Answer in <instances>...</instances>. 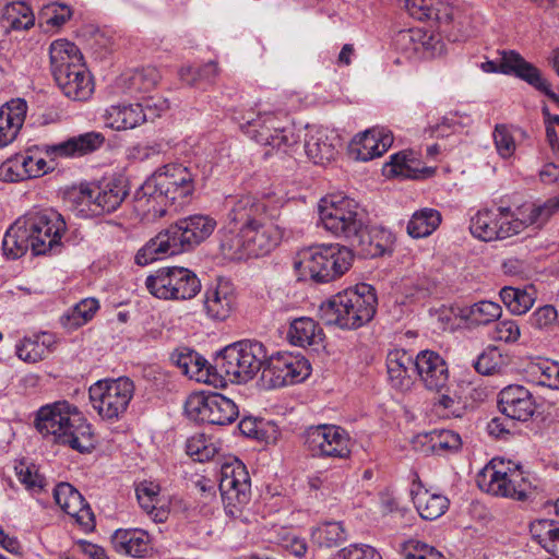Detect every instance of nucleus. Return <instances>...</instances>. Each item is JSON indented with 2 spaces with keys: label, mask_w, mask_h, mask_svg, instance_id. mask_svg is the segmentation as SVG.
<instances>
[{
  "label": "nucleus",
  "mask_w": 559,
  "mask_h": 559,
  "mask_svg": "<svg viewBox=\"0 0 559 559\" xmlns=\"http://www.w3.org/2000/svg\"><path fill=\"white\" fill-rule=\"evenodd\" d=\"M200 179L197 166L167 164L156 169L141 186L135 193V200L139 206L154 217H164L168 210L165 206L157 207L155 203H169L177 211L192 195Z\"/></svg>",
  "instance_id": "obj_1"
},
{
  "label": "nucleus",
  "mask_w": 559,
  "mask_h": 559,
  "mask_svg": "<svg viewBox=\"0 0 559 559\" xmlns=\"http://www.w3.org/2000/svg\"><path fill=\"white\" fill-rule=\"evenodd\" d=\"M216 226V221L204 214L179 218L136 252L135 263L144 266L166 257L191 251L206 240Z\"/></svg>",
  "instance_id": "obj_2"
},
{
  "label": "nucleus",
  "mask_w": 559,
  "mask_h": 559,
  "mask_svg": "<svg viewBox=\"0 0 559 559\" xmlns=\"http://www.w3.org/2000/svg\"><path fill=\"white\" fill-rule=\"evenodd\" d=\"M35 429L45 439L67 445L80 453L94 448L92 427L78 407L68 401H57L38 408L34 418Z\"/></svg>",
  "instance_id": "obj_3"
},
{
  "label": "nucleus",
  "mask_w": 559,
  "mask_h": 559,
  "mask_svg": "<svg viewBox=\"0 0 559 559\" xmlns=\"http://www.w3.org/2000/svg\"><path fill=\"white\" fill-rule=\"evenodd\" d=\"M319 217L325 230L335 237L345 239L350 246L361 247L369 255L384 252V247L379 243L371 248L372 241L365 222L364 211L354 199L341 194L321 199Z\"/></svg>",
  "instance_id": "obj_4"
},
{
  "label": "nucleus",
  "mask_w": 559,
  "mask_h": 559,
  "mask_svg": "<svg viewBox=\"0 0 559 559\" xmlns=\"http://www.w3.org/2000/svg\"><path fill=\"white\" fill-rule=\"evenodd\" d=\"M377 296L372 286L356 285L332 296L319 308L320 319L326 325L356 330L373 318L377 309Z\"/></svg>",
  "instance_id": "obj_5"
},
{
  "label": "nucleus",
  "mask_w": 559,
  "mask_h": 559,
  "mask_svg": "<svg viewBox=\"0 0 559 559\" xmlns=\"http://www.w3.org/2000/svg\"><path fill=\"white\" fill-rule=\"evenodd\" d=\"M52 75L62 93L73 100H86L94 91L92 76L82 62L79 48L66 39L49 48Z\"/></svg>",
  "instance_id": "obj_6"
},
{
  "label": "nucleus",
  "mask_w": 559,
  "mask_h": 559,
  "mask_svg": "<svg viewBox=\"0 0 559 559\" xmlns=\"http://www.w3.org/2000/svg\"><path fill=\"white\" fill-rule=\"evenodd\" d=\"M234 119L240 130L260 145L288 153L298 144L299 136L289 126L287 114L282 110L255 111L251 108Z\"/></svg>",
  "instance_id": "obj_7"
},
{
  "label": "nucleus",
  "mask_w": 559,
  "mask_h": 559,
  "mask_svg": "<svg viewBox=\"0 0 559 559\" xmlns=\"http://www.w3.org/2000/svg\"><path fill=\"white\" fill-rule=\"evenodd\" d=\"M352 249L340 243H322L300 250L294 267L317 283H329L343 276L352 266Z\"/></svg>",
  "instance_id": "obj_8"
},
{
  "label": "nucleus",
  "mask_w": 559,
  "mask_h": 559,
  "mask_svg": "<svg viewBox=\"0 0 559 559\" xmlns=\"http://www.w3.org/2000/svg\"><path fill=\"white\" fill-rule=\"evenodd\" d=\"M476 483L487 493L515 500H525L531 490L528 476L519 465L497 459L477 474Z\"/></svg>",
  "instance_id": "obj_9"
},
{
  "label": "nucleus",
  "mask_w": 559,
  "mask_h": 559,
  "mask_svg": "<svg viewBox=\"0 0 559 559\" xmlns=\"http://www.w3.org/2000/svg\"><path fill=\"white\" fill-rule=\"evenodd\" d=\"M219 491L226 515L248 522L246 508L251 499V480L245 464L238 459L222 465Z\"/></svg>",
  "instance_id": "obj_10"
},
{
  "label": "nucleus",
  "mask_w": 559,
  "mask_h": 559,
  "mask_svg": "<svg viewBox=\"0 0 559 559\" xmlns=\"http://www.w3.org/2000/svg\"><path fill=\"white\" fill-rule=\"evenodd\" d=\"M32 241L34 254H56L61 251V237L67 229L61 214L51 210H36L26 213L22 218Z\"/></svg>",
  "instance_id": "obj_11"
},
{
  "label": "nucleus",
  "mask_w": 559,
  "mask_h": 559,
  "mask_svg": "<svg viewBox=\"0 0 559 559\" xmlns=\"http://www.w3.org/2000/svg\"><path fill=\"white\" fill-rule=\"evenodd\" d=\"M146 288L159 299L189 300L201 290V282L194 272L186 267H162L146 277Z\"/></svg>",
  "instance_id": "obj_12"
},
{
  "label": "nucleus",
  "mask_w": 559,
  "mask_h": 559,
  "mask_svg": "<svg viewBox=\"0 0 559 559\" xmlns=\"http://www.w3.org/2000/svg\"><path fill=\"white\" fill-rule=\"evenodd\" d=\"M134 394V384L127 377L98 380L88 389L90 402L104 419H117L126 413Z\"/></svg>",
  "instance_id": "obj_13"
},
{
  "label": "nucleus",
  "mask_w": 559,
  "mask_h": 559,
  "mask_svg": "<svg viewBox=\"0 0 559 559\" xmlns=\"http://www.w3.org/2000/svg\"><path fill=\"white\" fill-rule=\"evenodd\" d=\"M471 234L483 241L502 240L522 233V223L510 207L483 209L469 222Z\"/></svg>",
  "instance_id": "obj_14"
},
{
  "label": "nucleus",
  "mask_w": 559,
  "mask_h": 559,
  "mask_svg": "<svg viewBox=\"0 0 559 559\" xmlns=\"http://www.w3.org/2000/svg\"><path fill=\"white\" fill-rule=\"evenodd\" d=\"M310 364L304 356L277 353L266 356L260 381L264 389L272 390L299 383L310 376Z\"/></svg>",
  "instance_id": "obj_15"
},
{
  "label": "nucleus",
  "mask_w": 559,
  "mask_h": 559,
  "mask_svg": "<svg viewBox=\"0 0 559 559\" xmlns=\"http://www.w3.org/2000/svg\"><path fill=\"white\" fill-rule=\"evenodd\" d=\"M185 412L194 421L218 426L234 423L239 415L235 402L221 393L191 394L185 403Z\"/></svg>",
  "instance_id": "obj_16"
},
{
  "label": "nucleus",
  "mask_w": 559,
  "mask_h": 559,
  "mask_svg": "<svg viewBox=\"0 0 559 559\" xmlns=\"http://www.w3.org/2000/svg\"><path fill=\"white\" fill-rule=\"evenodd\" d=\"M305 448L312 457L345 460L350 456V437L336 425H318L305 432Z\"/></svg>",
  "instance_id": "obj_17"
},
{
  "label": "nucleus",
  "mask_w": 559,
  "mask_h": 559,
  "mask_svg": "<svg viewBox=\"0 0 559 559\" xmlns=\"http://www.w3.org/2000/svg\"><path fill=\"white\" fill-rule=\"evenodd\" d=\"M500 53V62L487 60L480 64L486 73H502L506 75H514L515 78L526 82L535 90L544 93L552 102H559V96L551 91L548 81L543 76L540 70L533 63L526 61L515 50H502Z\"/></svg>",
  "instance_id": "obj_18"
},
{
  "label": "nucleus",
  "mask_w": 559,
  "mask_h": 559,
  "mask_svg": "<svg viewBox=\"0 0 559 559\" xmlns=\"http://www.w3.org/2000/svg\"><path fill=\"white\" fill-rule=\"evenodd\" d=\"M227 207L226 223L242 229L251 227L263 219H277L280 207L270 200L259 199L252 194L229 195L225 200Z\"/></svg>",
  "instance_id": "obj_19"
},
{
  "label": "nucleus",
  "mask_w": 559,
  "mask_h": 559,
  "mask_svg": "<svg viewBox=\"0 0 559 559\" xmlns=\"http://www.w3.org/2000/svg\"><path fill=\"white\" fill-rule=\"evenodd\" d=\"M129 191L121 179H110L100 182L82 183L79 190V202L99 215L115 212L124 201Z\"/></svg>",
  "instance_id": "obj_20"
},
{
  "label": "nucleus",
  "mask_w": 559,
  "mask_h": 559,
  "mask_svg": "<svg viewBox=\"0 0 559 559\" xmlns=\"http://www.w3.org/2000/svg\"><path fill=\"white\" fill-rule=\"evenodd\" d=\"M416 376L424 386L432 392H442L450 381L445 360L433 350H420L415 357Z\"/></svg>",
  "instance_id": "obj_21"
},
{
  "label": "nucleus",
  "mask_w": 559,
  "mask_h": 559,
  "mask_svg": "<svg viewBox=\"0 0 559 559\" xmlns=\"http://www.w3.org/2000/svg\"><path fill=\"white\" fill-rule=\"evenodd\" d=\"M394 44L407 58H432L441 52L439 36L423 28L400 31Z\"/></svg>",
  "instance_id": "obj_22"
},
{
  "label": "nucleus",
  "mask_w": 559,
  "mask_h": 559,
  "mask_svg": "<svg viewBox=\"0 0 559 559\" xmlns=\"http://www.w3.org/2000/svg\"><path fill=\"white\" fill-rule=\"evenodd\" d=\"M498 406L503 415L518 421L528 420L536 409L533 394L519 384L508 385L500 391Z\"/></svg>",
  "instance_id": "obj_23"
},
{
  "label": "nucleus",
  "mask_w": 559,
  "mask_h": 559,
  "mask_svg": "<svg viewBox=\"0 0 559 559\" xmlns=\"http://www.w3.org/2000/svg\"><path fill=\"white\" fill-rule=\"evenodd\" d=\"M53 498L60 509L75 518L84 528L95 525L94 513L83 496L69 483H60L53 489Z\"/></svg>",
  "instance_id": "obj_24"
},
{
  "label": "nucleus",
  "mask_w": 559,
  "mask_h": 559,
  "mask_svg": "<svg viewBox=\"0 0 559 559\" xmlns=\"http://www.w3.org/2000/svg\"><path fill=\"white\" fill-rule=\"evenodd\" d=\"M273 221L263 219L243 229L249 259L266 255L280 243L282 231Z\"/></svg>",
  "instance_id": "obj_25"
},
{
  "label": "nucleus",
  "mask_w": 559,
  "mask_h": 559,
  "mask_svg": "<svg viewBox=\"0 0 559 559\" xmlns=\"http://www.w3.org/2000/svg\"><path fill=\"white\" fill-rule=\"evenodd\" d=\"M170 359L191 380L203 383L216 381L215 366L212 367L203 356L191 348H177Z\"/></svg>",
  "instance_id": "obj_26"
},
{
  "label": "nucleus",
  "mask_w": 559,
  "mask_h": 559,
  "mask_svg": "<svg viewBox=\"0 0 559 559\" xmlns=\"http://www.w3.org/2000/svg\"><path fill=\"white\" fill-rule=\"evenodd\" d=\"M236 304L234 285L225 278H218L216 284L210 286L204 295V309L213 320L227 319Z\"/></svg>",
  "instance_id": "obj_27"
},
{
  "label": "nucleus",
  "mask_w": 559,
  "mask_h": 559,
  "mask_svg": "<svg viewBox=\"0 0 559 559\" xmlns=\"http://www.w3.org/2000/svg\"><path fill=\"white\" fill-rule=\"evenodd\" d=\"M160 80L159 71L147 67L122 73L115 83L117 93L140 98L151 93Z\"/></svg>",
  "instance_id": "obj_28"
},
{
  "label": "nucleus",
  "mask_w": 559,
  "mask_h": 559,
  "mask_svg": "<svg viewBox=\"0 0 559 559\" xmlns=\"http://www.w3.org/2000/svg\"><path fill=\"white\" fill-rule=\"evenodd\" d=\"M386 369L391 385L407 391L414 383L415 358L405 349H393L386 356Z\"/></svg>",
  "instance_id": "obj_29"
},
{
  "label": "nucleus",
  "mask_w": 559,
  "mask_h": 559,
  "mask_svg": "<svg viewBox=\"0 0 559 559\" xmlns=\"http://www.w3.org/2000/svg\"><path fill=\"white\" fill-rule=\"evenodd\" d=\"M56 343L53 333L44 331L32 333L15 344V355L26 364H36L53 352Z\"/></svg>",
  "instance_id": "obj_30"
},
{
  "label": "nucleus",
  "mask_w": 559,
  "mask_h": 559,
  "mask_svg": "<svg viewBox=\"0 0 559 559\" xmlns=\"http://www.w3.org/2000/svg\"><path fill=\"white\" fill-rule=\"evenodd\" d=\"M145 108L151 111V106L146 99L145 103L112 105L106 109V126L115 130L134 129L148 119Z\"/></svg>",
  "instance_id": "obj_31"
},
{
  "label": "nucleus",
  "mask_w": 559,
  "mask_h": 559,
  "mask_svg": "<svg viewBox=\"0 0 559 559\" xmlns=\"http://www.w3.org/2000/svg\"><path fill=\"white\" fill-rule=\"evenodd\" d=\"M27 111L25 100L17 98L0 107V147L13 142L23 127Z\"/></svg>",
  "instance_id": "obj_32"
},
{
  "label": "nucleus",
  "mask_w": 559,
  "mask_h": 559,
  "mask_svg": "<svg viewBox=\"0 0 559 559\" xmlns=\"http://www.w3.org/2000/svg\"><path fill=\"white\" fill-rule=\"evenodd\" d=\"M393 143V134L385 129H370L358 135L353 142V151L362 162L373 159L385 153Z\"/></svg>",
  "instance_id": "obj_33"
},
{
  "label": "nucleus",
  "mask_w": 559,
  "mask_h": 559,
  "mask_svg": "<svg viewBox=\"0 0 559 559\" xmlns=\"http://www.w3.org/2000/svg\"><path fill=\"white\" fill-rule=\"evenodd\" d=\"M245 365L239 343H233L215 358L216 376L219 372L221 377L227 378L230 382L246 383L250 379Z\"/></svg>",
  "instance_id": "obj_34"
},
{
  "label": "nucleus",
  "mask_w": 559,
  "mask_h": 559,
  "mask_svg": "<svg viewBox=\"0 0 559 559\" xmlns=\"http://www.w3.org/2000/svg\"><path fill=\"white\" fill-rule=\"evenodd\" d=\"M105 142L100 132H86L52 145L48 152L58 157H81L98 150Z\"/></svg>",
  "instance_id": "obj_35"
},
{
  "label": "nucleus",
  "mask_w": 559,
  "mask_h": 559,
  "mask_svg": "<svg viewBox=\"0 0 559 559\" xmlns=\"http://www.w3.org/2000/svg\"><path fill=\"white\" fill-rule=\"evenodd\" d=\"M111 544L120 555L142 558L148 550L150 536L140 528H119L112 534Z\"/></svg>",
  "instance_id": "obj_36"
},
{
  "label": "nucleus",
  "mask_w": 559,
  "mask_h": 559,
  "mask_svg": "<svg viewBox=\"0 0 559 559\" xmlns=\"http://www.w3.org/2000/svg\"><path fill=\"white\" fill-rule=\"evenodd\" d=\"M221 253L229 260L249 259L245 230L236 225L225 223L217 234Z\"/></svg>",
  "instance_id": "obj_37"
},
{
  "label": "nucleus",
  "mask_w": 559,
  "mask_h": 559,
  "mask_svg": "<svg viewBox=\"0 0 559 559\" xmlns=\"http://www.w3.org/2000/svg\"><path fill=\"white\" fill-rule=\"evenodd\" d=\"M335 140L322 129L312 130L305 140V152L314 164L329 163L337 154Z\"/></svg>",
  "instance_id": "obj_38"
},
{
  "label": "nucleus",
  "mask_w": 559,
  "mask_h": 559,
  "mask_svg": "<svg viewBox=\"0 0 559 559\" xmlns=\"http://www.w3.org/2000/svg\"><path fill=\"white\" fill-rule=\"evenodd\" d=\"M559 212V194L540 204L523 205L518 209L522 230L528 226L543 227L549 218Z\"/></svg>",
  "instance_id": "obj_39"
},
{
  "label": "nucleus",
  "mask_w": 559,
  "mask_h": 559,
  "mask_svg": "<svg viewBox=\"0 0 559 559\" xmlns=\"http://www.w3.org/2000/svg\"><path fill=\"white\" fill-rule=\"evenodd\" d=\"M287 336L292 344L306 347L321 344L324 334L314 320L301 317L290 323Z\"/></svg>",
  "instance_id": "obj_40"
},
{
  "label": "nucleus",
  "mask_w": 559,
  "mask_h": 559,
  "mask_svg": "<svg viewBox=\"0 0 559 559\" xmlns=\"http://www.w3.org/2000/svg\"><path fill=\"white\" fill-rule=\"evenodd\" d=\"M530 533L540 547L559 558V522L548 519L535 520L530 524Z\"/></svg>",
  "instance_id": "obj_41"
},
{
  "label": "nucleus",
  "mask_w": 559,
  "mask_h": 559,
  "mask_svg": "<svg viewBox=\"0 0 559 559\" xmlns=\"http://www.w3.org/2000/svg\"><path fill=\"white\" fill-rule=\"evenodd\" d=\"M418 439L437 455L455 453L462 447L461 436L453 430L436 429L423 436H418Z\"/></svg>",
  "instance_id": "obj_42"
},
{
  "label": "nucleus",
  "mask_w": 559,
  "mask_h": 559,
  "mask_svg": "<svg viewBox=\"0 0 559 559\" xmlns=\"http://www.w3.org/2000/svg\"><path fill=\"white\" fill-rule=\"evenodd\" d=\"M501 316V306L490 300H480L461 309V318L473 326L488 325L499 320Z\"/></svg>",
  "instance_id": "obj_43"
},
{
  "label": "nucleus",
  "mask_w": 559,
  "mask_h": 559,
  "mask_svg": "<svg viewBox=\"0 0 559 559\" xmlns=\"http://www.w3.org/2000/svg\"><path fill=\"white\" fill-rule=\"evenodd\" d=\"M414 504L424 520L433 521L440 518L449 508V500L440 493L420 489L413 496Z\"/></svg>",
  "instance_id": "obj_44"
},
{
  "label": "nucleus",
  "mask_w": 559,
  "mask_h": 559,
  "mask_svg": "<svg viewBox=\"0 0 559 559\" xmlns=\"http://www.w3.org/2000/svg\"><path fill=\"white\" fill-rule=\"evenodd\" d=\"M24 224L19 218L5 233L2 240L3 253L11 259H19L24 255L28 249H32L29 234Z\"/></svg>",
  "instance_id": "obj_45"
},
{
  "label": "nucleus",
  "mask_w": 559,
  "mask_h": 559,
  "mask_svg": "<svg viewBox=\"0 0 559 559\" xmlns=\"http://www.w3.org/2000/svg\"><path fill=\"white\" fill-rule=\"evenodd\" d=\"M441 223V213L436 209L424 207L416 211L407 223V234L412 238L430 236Z\"/></svg>",
  "instance_id": "obj_46"
},
{
  "label": "nucleus",
  "mask_w": 559,
  "mask_h": 559,
  "mask_svg": "<svg viewBox=\"0 0 559 559\" xmlns=\"http://www.w3.org/2000/svg\"><path fill=\"white\" fill-rule=\"evenodd\" d=\"M418 164L412 152H399L390 157V162L384 166V173L388 176H396L407 179H418L423 176L424 169L416 166Z\"/></svg>",
  "instance_id": "obj_47"
},
{
  "label": "nucleus",
  "mask_w": 559,
  "mask_h": 559,
  "mask_svg": "<svg viewBox=\"0 0 559 559\" xmlns=\"http://www.w3.org/2000/svg\"><path fill=\"white\" fill-rule=\"evenodd\" d=\"M243 364L249 379H253L254 376L264 368L266 362L267 352L265 346L258 341L243 340L239 341Z\"/></svg>",
  "instance_id": "obj_48"
},
{
  "label": "nucleus",
  "mask_w": 559,
  "mask_h": 559,
  "mask_svg": "<svg viewBox=\"0 0 559 559\" xmlns=\"http://www.w3.org/2000/svg\"><path fill=\"white\" fill-rule=\"evenodd\" d=\"M499 295L506 307L516 316L526 313L535 302L533 292L511 286L503 287Z\"/></svg>",
  "instance_id": "obj_49"
},
{
  "label": "nucleus",
  "mask_w": 559,
  "mask_h": 559,
  "mask_svg": "<svg viewBox=\"0 0 559 559\" xmlns=\"http://www.w3.org/2000/svg\"><path fill=\"white\" fill-rule=\"evenodd\" d=\"M3 22L7 27L21 31L28 29L34 25V14L25 2H13L5 5Z\"/></svg>",
  "instance_id": "obj_50"
},
{
  "label": "nucleus",
  "mask_w": 559,
  "mask_h": 559,
  "mask_svg": "<svg viewBox=\"0 0 559 559\" xmlns=\"http://www.w3.org/2000/svg\"><path fill=\"white\" fill-rule=\"evenodd\" d=\"M312 540L320 547H336L346 540L345 531L340 522H325L312 530Z\"/></svg>",
  "instance_id": "obj_51"
},
{
  "label": "nucleus",
  "mask_w": 559,
  "mask_h": 559,
  "mask_svg": "<svg viewBox=\"0 0 559 559\" xmlns=\"http://www.w3.org/2000/svg\"><path fill=\"white\" fill-rule=\"evenodd\" d=\"M218 448L205 435H195L187 440L186 452L194 461H210L217 453Z\"/></svg>",
  "instance_id": "obj_52"
},
{
  "label": "nucleus",
  "mask_w": 559,
  "mask_h": 559,
  "mask_svg": "<svg viewBox=\"0 0 559 559\" xmlns=\"http://www.w3.org/2000/svg\"><path fill=\"white\" fill-rule=\"evenodd\" d=\"M504 365V359L497 347H487L474 361L475 370L485 376L498 372Z\"/></svg>",
  "instance_id": "obj_53"
},
{
  "label": "nucleus",
  "mask_w": 559,
  "mask_h": 559,
  "mask_svg": "<svg viewBox=\"0 0 559 559\" xmlns=\"http://www.w3.org/2000/svg\"><path fill=\"white\" fill-rule=\"evenodd\" d=\"M558 322V312L552 305L538 307L530 317L528 324L538 331H551Z\"/></svg>",
  "instance_id": "obj_54"
},
{
  "label": "nucleus",
  "mask_w": 559,
  "mask_h": 559,
  "mask_svg": "<svg viewBox=\"0 0 559 559\" xmlns=\"http://www.w3.org/2000/svg\"><path fill=\"white\" fill-rule=\"evenodd\" d=\"M491 332V338L498 342L515 343L520 336L521 331L518 322L512 319H499Z\"/></svg>",
  "instance_id": "obj_55"
},
{
  "label": "nucleus",
  "mask_w": 559,
  "mask_h": 559,
  "mask_svg": "<svg viewBox=\"0 0 559 559\" xmlns=\"http://www.w3.org/2000/svg\"><path fill=\"white\" fill-rule=\"evenodd\" d=\"M15 472L19 480L28 490L39 491L45 485V478L38 474L35 465H27L20 463L15 466Z\"/></svg>",
  "instance_id": "obj_56"
},
{
  "label": "nucleus",
  "mask_w": 559,
  "mask_h": 559,
  "mask_svg": "<svg viewBox=\"0 0 559 559\" xmlns=\"http://www.w3.org/2000/svg\"><path fill=\"white\" fill-rule=\"evenodd\" d=\"M136 498L140 507L147 513L153 514L158 502L159 487L153 483H143L136 487Z\"/></svg>",
  "instance_id": "obj_57"
},
{
  "label": "nucleus",
  "mask_w": 559,
  "mask_h": 559,
  "mask_svg": "<svg viewBox=\"0 0 559 559\" xmlns=\"http://www.w3.org/2000/svg\"><path fill=\"white\" fill-rule=\"evenodd\" d=\"M26 178V171L23 168L22 157L15 156L3 162L0 165V180L4 182L22 181Z\"/></svg>",
  "instance_id": "obj_58"
},
{
  "label": "nucleus",
  "mask_w": 559,
  "mask_h": 559,
  "mask_svg": "<svg viewBox=\"0 0 559 559\" xmlns=\"http://www.w3.org/2000/svg\"><path fill=\"white\" fill-rule=\"evenodd\" d=\"M493 141L499 155L510 157L515 151V142L504 124H497L493 131Z\"/></svg>",
  "instance_id": "obj_59"
},
{
  "label": "nucleus",
  "mask_w": 559,
  "mask_h": 559,
  "mask_svg": "<svg viewBox=\"0 0 559 559\" xmlns=\"http://www.w3.org/2000/svg\"><path fill=\"white\" fill-rule=\"evenodd\" d=\"M332 559H382V557L369 545L353 544L337 551Z\"/></svg>",
  "instance_id": "obj_60"
},
{
  "label": "nucleus",
  "mask_w": 559,
  "mask_h": 559,
  "mask_svg": "<svg viewBox=\"0 0 559 559\" xmlns=\"http://www.w3.org/2000/svg\"><path fill=\"white\" fill-rule=\"evenodd\" d=\"M403 556L404 559H444L433 547L415 540L406 544Z\"/></svg>",
  "instance_id": "obj_61"
},
{
  "label": "nucleus",
  "mask_w": 559,
  "mask_h": 559,
  "mask_svg": "<svg viewBox=\"0 0 559 559\" xmlns=\"http://www.w3.org/2000/svg\"><path fill=\"white\" fill-rule=\"evenodd\" d=\"M41 15L47 25L60 27L71 17L72 11L66 4L50 3L44 8Z\"/></svg>",
  "instance_id": "obj_62"
},
{
  "label": "nucleus",
  "mask_w": 559,
  "mask_h": 559,
  "mask_svg": "<svg viewBox=\"0 0 559 559\" xmlns=\"http://www.w3.org/2000/svg\"><path fill=\"white\" fill-rule=\"evenodd\" d=\"M99 308L98 300L95 298H85L78 302L72 311V317L76 325H82L93 318Z\"/></svg>",
  "instance_id": "obj_63"
},
{
  "label": "nucleus",
  "mask_w": 559,
  "mask_h": 559,
  "mask_svg": "<svg viewBox=\"0 0 559 559\" xmlns=\"http://www.w3.org/2000/svg\"><path fill=\"white\" fill-rule=\"evenodd\" d=\"M427 21L449 23L453 19V8L447 0H431Z\"/></svg>",
  "instance_id": "obj_64"
}]
</instances>
